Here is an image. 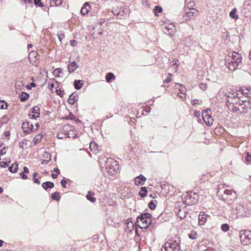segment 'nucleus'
<instances>
[{
	"label": "nucleus",
	"instance_id": "61",
	"mask_svg": "<svg viewBox=\"0 0 251 251\" xmlns=\"http://www.w3.org/2000/svg\"><path fill=\"white\" fill-rule=\"evenodd\" d=\"M87 195H89L90 196H93L94 195V192L92 191H89Z\"/></svg>",
	"mask_w": 251,
	"mask_h": 251
},
{
	"label": "nucleus",
	"instance_id": "44",
	"mask_svg": "<svg viewBox=\"0 0 251 251\" xmlns=\"http://www.w3.org/2000/svg\"><path fill=\"white\" fill-rule=\"evenodd\" d=\"M246 157L245 158V159L246 161L250 162H251V154H250V153L248 152H246Z\"/></svg>",
	"mask_w": 251,
	"mask_h": 251
},
{
	"label": "nucleus",
	"instance_id": "2",
	"mask_svg": "<svg viewBox=\"0 0 251 251\" xmlns=\"http://www.w3.org/2000/svg\"><path fill=\"white\" fill-rule=\"evenodd\" d=\"M181 239L178 235L170 239L163 247V251H179L180 250Z\"/></svg>",
	"mask_w": 251,
	"mask_h": 251
},
{
	"label": "nucleus",
	"instance_id": "8",
	"mask_svg": "<svg viewBox=\"0 0 251 251\" xmlns=\"http://www.w3.org/2000/svg\"><path fill=\"white\" fill-rule=\"evenodd\" d=\"M175 30V26L173 24H164L163 27V32L167 35H172Z\"/></svg>",
	"mask_w": 251,
	"mask_h": 251
},
{
	"label": "nucleus",
	"instance_id": "34",
	"mask_svg": "<svg viewBox=\"0 0 251 251\" xmlns=\"http://www.w3.org/2000/svg\"><path fill=\"white\" fill-rule=\"evenodd\" d=\"M59 195H60L59 192H56L52 194L51 198L52 199H53L54 200L58 201L60 199Z\"/></svg>",
	"mask_w": 251,
	"mask_h": 251
},
{
	"label": "nucleus",
	"instance_id": "10",
	"mask_svg": "<svg viewBox=\"0 0 251 251\" xmlns=\"http://www.w3.org/2000/svg\"><path fill=\"white\" fill-rule=\"evenodd\" d=\"M40 108L38 106H35L30 110V113H29V116L30 118L36 119L40 116Z\"/></svg>",
	"mask_w": 251,
	"mask_h": 251
},
{
	"label": "nucleus",
	"instance_id": "56",
	"mask_svg": "<svg viewBox=\"0 0 251 251\" xmlns=\"http://www.w3.org/2000/svg\"><path fill=\"white\" fill-rule=\"evenodd\" d=\"M25 173L28 174L29 173V170L26 167H24V171Z\"/></svg>",
	"mask_w": 251,
	"mask_h": 251
},
{
	"label": "nucleus",
	"instance_id": "18",
	"mask_svg": "<svg viewBox=\"0 0 251 251\" xmlns=\"http://www.w3.org/2000/svg\"><path fill=\"white\" fill-rule=\"evenodd\" d=\"M82 85H83L82 79H78V80L75 79V81L74 82V86L76 89H77V90L80 89L82 87Z\"/></svg>",
	"mask_w": 251,
	"mask_h": 251
},
{
	"label": "nucleus",
	"instance_id": "27",
	"mask_svg": "<svg viewBox=\"0 0 251 251\" xmlns=\"http://www.w3.org/2000/svg\"><path fill=\"white\" fill-rule=\"evenodd\" d=\"M32 57H34L36 60H37L39 58V56L36 51H32L29 54V59H31Z\"/></svg>",
	"mask_w": 251,
	"mask_h": 251
},
{
	"label": "nucleus",
	"instance_id": "41",
	"mask_svg": "<svg viewBox=\"0 0 251 251\" xmlns=\"http://www.w3.org/2000/svg\"><path fill=\"white\" fill-rule=\"evenodd\" d=\"M105 78H115V75L112 73L107 74Z\"/></svg>",
	"mask_w": 251,
	"mask_h": 251
},
{
	"label": "nucleus",
	"instance_id": "46",
	"mask_svg": "<svg viewBox=\"0 0 251 251\" xmlns=\"http://www.w3.org/2000/svg\"><path fill=\"white\" fill-rule=\"evenodd\" d=\"M200 88L202 90H205L207 88V85L205 83H201L200 84Z\"/></svg>",
	"mask_w": 251,
	"mask_h": 251
},
{
	"label": "nucleus",
	"instance_id": "55",
	"mask_svg": "<svg viewBox=\"0 0 251 251\" xmlns=\"http://www.w3.org/2000/svg\"><path fill=\"white\" fill-rule=\"evenodd\" d=\"M33 181L34 183H35L37 184H39L40 183V182L39 181L38 178H33Z\"/></svg>",
	"mask_w": 251,
	"mask_h": 251
},
{
	"label": "nucleus",
	"instance_id": "12",
	"mask_svg": "<svg viewBox=\"0 0 251 251\" xmlns=\"http://www.w3.org/2000/svg\"><path fill=\"white\" fill-rule=\"evenodd\" d=\"M146 178L142 175L136 177L134 179V183L137 185H143L145 184Z\"/></svg>",
	"mask_w": 251,
	"mask_h": 251
},
{
	"label": "nucleus",
	"instance_id": "3",
	"mask_svg": "<svg viewBox=\"0 0 251 251\" xmlns=\"http://www.w3.org/2000/svg\"><path fill=\"white\" fill-rule=\"evenodd\" d=\"M250 214L249 209L245 206L244 204H237L232 208V218H238L247 217Z\"/></svg>",
	"mask_w": 251,
	"mask_h": 251
},
{
	"label": "nucleus",
	"instance_id": "32",
	"mask_svg": "<svg viewBox=\"0 0 251 251\" xmlns=\"http://www.w3.org/2000/svg\"><path fill=\"white\" fill-rule=\"evenodd\" d=\"M8 104L4 100L0 101V109H7Z\"/></svg>",
	"mask_w": 251,
	"mask_h": 251
},
{
	"label": "nucleus",
	"instance_id": "19",
	"mask_svg": "<svg viewBox=\"0 0 251 251\" xmlns=\"http://www.w3.org/2000/svg\"><path fill=\"white\" fill-rule=\"evenodd\" d=\"M42 187L43 188L47 190L49 188H52L54 187V184L53 182H50V181H47L45 182H44L42 184Z\"/></svg>",
	"mask_w": 251,
	"mask_h": 251
},
{
	"label": "nucleus",
	"instance_id": "29",
	"mask_svg": "<svg viewBox=\"0 0 251 251\" xmlns=\"http://www.w3.org/2000/svg\"><path fill=\"white\" fill-rule=\"evenodd\" d=\"M194 5V1L193 0H190L187 3V6L186 8L184 7V9H188V10H192V9H195L194 8H193Z\"/></svg>",
	"mask_w": 251,
	"mask_h": 251
},
{
	"label": "nucleus",
	"instance_id": "64",
	"mask_svg": "<svg viewBox=\"0 0 251 251\" xmlns=\"http://www.w3.org/2000/svg\"><path fill=\"white\" fill-rule=\"evenodd\" d=\"M171 80L172 79H165L164 82L169 83V82H170L171 81Z\"/></svg>",
	"mask_w": 251,
	"mask_h": 251
},
{
	"label": "nucleus",
	"instance_id": "62",
	"mask_svg": "<svg viewBox=\"0 0 251 251\" xmlns=\"http://www.w3.org/2000/svg\"><path fill=\"white\" fill-rule=\"evenodd\" d=\"M49 162V160H44L42 161V164H47Z\"/></svg>",
	"mask_w": 251,
	"mask_h": 251
},
{
	"label": "nucleus",
	"instance_id": "40",
	"mask_svg": "<svg viewBox=\"0 0 251 251\" xmlns=\"http://www.w3.org/2000/svg\"><path fill=\"white\" fill-rule=\"evenodd\" d=\"M41 0H34V3L36 5H38L40 7H43V4L41 2Z\"/></svg>",
	"mask_w": 251,
	"mask_h": 251
},
{
	"label": "nucleus",
	"instance_id": "35",
	"mask_svg": "<svg viewBox=\"0 0 251 251\" xmlns=\"http://www.w3.org/2000/svg\"><path fill=\"white\" fill-rule=\"evenodd\" d=\"M198 234L196 231H192L189 234V237L191 239H195L197 238Z\"/></svg>",
	"mask_w": 251,
	"mask_h": 251
},
{
	"label": "nucleus",
	"instance_id": "59",
	"mask_svg": "<svg viewBox=\"0 0 251 251\" xmlns=\"http://www.w3.org/2000/svg\"><path fill=\"white\" fill-rule=\"evenodd\" d=\"M4 135L5 137H8L10 135L9 131L5 132Z\"/></svg>",
	"mask_w": 251,
	"mask_h": 251
},
{
	"label": "nucleus",
	"instance_id": "28",
	"mask_svg": "<svg viewBox=\"0 0 251 251\" xmlns=\"http://www.w3.org/2000/svg\"><path fill=\"white\" fill-rule=\"evenodd\" d=\"M162 11H163V9L161 7H160L159 6H155L154 9V15L156 16H159L158 13V12L161 13Z\"/></svg>",
	"mask_w": 251,
	"mask_h": 251
},
{
	"label": "nucleus",
	"instance_id": "30",
	"mask_svg": "<svg viewBox=\"0 0 251 251\" xmlns=\"http://www.w3.org/2000/svg\"><path fill=\"white\" fill-rule=\"evenodd\" d=\"M157 203L156 201L155 200H152L149 203V208L151 209H154L156 207V203Z\"/></svg>",
	"mask_w": 251,
	"mask_h": 251
},
{
	"label": "nucleus",
	"instance_id": "31",
	"mask_svg": "<svg viewBox=\"0 0 251 251\" xmlns=\"http://www.w3.org/2000/svg\"><path fill=\"white\" fill-rule=\"evenodd\" d=\"M121 11L118 10V9H116L115 10H113L112 13L114 15H116L118 18L122 19L123 17V14H121Z\"/></svg>",
	"mask_w": 251,
	"mask_h": 251
},
{
	"label": "nucleus",
	"instance_id": "7",
	"mask_svg": "<svg viewBox=\"0 0 251 251\" xmlns=\"http://www.w3.org/2000/svg\"><path fill=\"white\" fill-rule=\"evenodd\" d=\"M210 113H211V109L207 108L202 113V119L207 126H210L213 124V119L211 116Z\"/></svg>",
	"mask_w": 251,
	"mask_h": 251
},
{
	"label": "nucleus",
	"instance_id": "57",
	"mask_svg": "<svg viewBox=\"0 0 251 251\" xmlns=\"http://www.w3.org/2000/svg\"><path fill=\"white\" fill-rule=\"evenodd\" d=\"M53 171L57 174H59L60 173V171L57 168H54Z\"/></svg>",
	"mask_w": 251,
	"mask_h": 251
},
{
	"label": "nucleus",
	"instance_id": "14",
	"mask_svg": "<svg viewBox=\"0 0 251 251\" xmlns=\"http://www.w3.org/2000/svg\"><path fill=\"white\" fill-rule=\"evenodd\" d=\"M90 6L88 2H86L84 3L83 6L82 7L81 9V13L85 15L88 14V12L90 11Z\"/></svg>",
	"mask_w": 251,
	"mask_h": 251
},
{
	"label": "nucleus",
	"instance_id": "52",
	"mask_svg": "<svg viewBox=\"0 0 251 251\" xmlns=\"http://www.w3.org/2000/svg\"><path fill=\"white\" fill-rule=\"evenodd\" d=\"M5 147H4L2 149L0 150V156H2L6 153V151H4Z\"/></svg>",
	"mask_w": 251,
	"mask_h": 251
},
{
	"label": "nucleus",
	"instance_id": "16",
	"mask_svg": "<svg viewBox=\"0 0 251 251\" xmlns=\"http://www.w3.org/2000/svg\"><path fill=\"white\" fill-rule=\"evenodd\" d=\"M78 100V97L76 94L75 95V93L72 94L69 99H68V102L70 104H75V102L77 101Z\"/></svg>",
	"mask_w": 251,
	"mask_h": 251
},
{
	"label": "nucleus",
	"instance_id": "50",
	"mask_svg": "<svg viewBox=\"0 0 251 251\" xmlns=\"http://www.w3.org/2000/svg\"><path fill=\"white\" fill-rule=\"evenodd\" d=\"M233 111L234 112H237L238 111H240V109H239V105L238 104L237 106H234L233 108Z\"/></svg>",
	"mask_w": 251,
	"mask_h": 251
},
{
	"label": "nucleus",
	"instance_id": "13",
	"mask_svg": "<svg viewBox=\"0 0 251 251\" xmlns=\"http://www.w3.org/2000/svg\"><path fill=\"white\" fill-rule=\"evenodd\" d=\"M22 128L24 130L25 132L29 133L32 130L33 126L29 122H25L23 124Z\"/></svg>",
	"mask_w": 251,
	"mask_h": 251
},
{
	"label": "nucleus",
	"instance_id": "4",
	"mask_svg": "<svg viewBox=\"0 0 251 251\" xmlns=\"http://www.w3.org/2000/svg\"><path fill=\"white\" fill-rule=\"evenodd\" d=\"M242 57L240 54L233 52L232 53L231 58L228 62V69L231 71H234L237 68L239 64L241 63Z\"/></svg>",
	"mask_w": 251,
	"mask_h": 251
},
{
	"label": "nucleus",
	"instance_id": "63",
	"mask_svg": "<svg viewBox=\"0 0 251 251\" xmlns=\"http://www.w3.org/2000/svg\"><path fill=\"white\" fill-rule=\"evenodd\" d=\"M25 3H29L32 2V0H24Z\"/></svg>",
	"mask_w": 251,
	"mask_h": 251
},
{
	"label": "nucleus",
	"instance_id": "9",
	"mask_svg": "<svg viewBox=\"0 0 251 251\" xmlns=\"http://www.w3.org/2000/svg\"><path fill=\"white\" fill-rule=\"evenodd\" d=\"M107 172L111 175H114L117 173V171L119 169V165L115 161H113V164L109 166L108 168Z\"/></svg>",
	"mask_w": 251,
	"mask_h": 251
},
{
	"label": "nucleus",
	"instance_id": "51",
	"mask_svg": "<svg viewBox=\"0 0 251 251\" xmlns=\"http://www.w3.org/2000/svg\"><path fill=\"white\" fill-rule=\"evenodd\" d=\"M70 44L72 46H75L77 44V42L76 40H71L70 41Z\"/></svg>",
	"mask_w": 251,
	"mask_h": 251
},
{
	"label": "nucleus",
	"instance_id": "1",
	"mask_svg": "<svg viewBox=\"0 0 251 251\" xmlns=\"http://www.w3.org/2000/svg\"><path fill=\"white\" fill-rule=\"evenodd\" d=\"M151 218L152 216L150 213L141 214L136 219L137 226L141 229H147L150 226H154L155 224Z\"/></svg>",
	"mask_w": 251,
	"mask_h": 251
},
{
	"label": "nucleus",
	"instance_id": "5",
	"mask_svg": "<svg viewBox=\"0 0 251 251\" xmlns=\"http://www.w3.org/2000/svg\"><path fill=\"white\" fill-rule=\"evenodd\" d=\"M240 240L244 245L251 244V231L243 230L240 232Z\"/></svg>",
	"mask_w": 251,
	"mask_h": 251
},
{
	"label": "nucleus",
	"instance_id": "25",
	"mask_svg": "<svg viewBox=\"0 0 251 251\" xmlns=\"http://www.w3.org/2000/svg\"><path fill=\"white\" fill-rule=\"evenodd\" d=\"M126 226L128 231L129 232H131L133 230L134 225L132 222L131 221H129V219L127 220Z\"/></svg>",
	"mask_w": 251,
	"mask_h": 251
},
{
	"label": "nucleus",
	"instance_id": "58",
	"mask_svg": "<svg viewBox=\"0 0 251 251\" xmlns=\"http://www.w3.org/2000/svg\"><path fill=\"white\" fill-rule=\"evenodd\" d=\"M237 94H236L235 95V94H233H233H231V96H228V98H235L237 96Z\"/></svg>",
	"mask_w": 251,
	"mask_h": 251
},
{
	"label": "nucleus",
	"instance_id": "53",
	"mask_svg": "<svg viewBox=\"0 0 251 251\" xmlns=\"http://www.w3.org/2000/svg\"><path fill=\"white\" fill-rule=\"evenodd\" d=\"M25 142H26V140H24L22 141V142H20L19 143L20 147L22 149H24V147L23 144H25Z\"/></svg>",
	"mask_w": 251,
	"mask_h": 251
},
{
	"label": "nucleus",
	"instance_id": "24",
	"mask_svg": "<svg viewBox=\"0 0 251 251\" xmlns=\"http://www.w3.org/2000/svg\"><path fill=\"white\" fill-rule=\"evenodd\" d=\"M148 192L147 189L145 187H142L141 188L140 191L139 192V195L142 197L144 198L146 196V194Z\"/></svg>",
	"mask_w": 251,
	"mask_h": 251
},
{
	"label": "nucleus",
	"instance_id": "60",
	"mask_svg": "<svg viewBox=\"0 0 251 251\" xmlns=\"http://www.w3.org/2000/svg\"><path fill=\"white\" fill-rule=\"evenodd\" d=\"M51 176L53 178H56L57 177V175L55 174H52Z\"/></svg>",
	"mask_w": 251,
	"mask_h": 251
},
{
	"label": "nucleus",
	"instance_id": "22",
	"mask_svg": "<svg viewBox=\"0 0 251 251\" xmlns=\"http://www.w3.org/2000/svg\"><path fill=\"white\" fill-rule=\"evenodd\" d=\"M29 97V94L27 93L23 92L20 96V100L21 101H25Z\"/></svg>",
	"mask_w": 251,
	"mask_h": 251
},
{
	"label": "nucleus",
	"instance_id": "49",
	"mask_svg": "<svg viewBox=\"0 0 251 251\" xmlns=\"http://www.w3.org/2000/svg\"><path fill=\"white\" fill-rule=\"evenodd\" d=\"M66 183H67L66 180H65L63 179L61 181V184L63 188H66Z\"/></svg>",
	"mask_w": 251,
	"mask_h": 251
},
{
	"label": "nucleus",
	"instance_id": "37",
	"mask_svg": "<svg viewBox=\"0 0 251 251\" xmlns=\"http://www.w3.org/2000/svg\"><path fill=\"white\" fill-rule=\"evenodd\" d=\"M57 36L59 41L61 42L63 39L65 38V35L62 31H60L57 33Z\"/></svg>",
	"mask_w": 251,
	"mask_h": 251
},
{
	"label": "nucleus",
	"instance_id": "23",
	"mask_svg": "<svg viewBox=\"0 0 251 251\" xmlns=\"http://www.w3.org/2000/svg\"><path fill=\"white\" fill-rule=\"evenodd\" d=\"M50 5L51 6H59L62 4L63 0H50Z\"/></svg>",
	"mask_w": 251,
	"mask_h": 251
},
{
	"label": "nucleus",
	"instance_id": "15",
	"mask_svg": "<svg viewBox=\"0 0 251 251\" xmlns=\"http://www.w3.org/2000/svg\"><path fill=\"white\" fill-rule=\"evenodd\" d=\"M238 105L240 113L243 114L247 113L249 110V107L247 106L244 102L242 101V103L238 104Z\"/></svg>",
	"mask_w": 251,
	"mask_h": 251
},
{
	"label": "nucleus",
	"instance_id": "33",
	"mask_svg": "<svg viewBox=\"0 0 251 251\" xmlns=\"http://www.w3.org/2000/svg\"><path fill=\"white\" fill-rule=\"evenodd\" d=\"M229 226L227 224H223L221 226V229L224 232H226L229 230Z\"/></svg>",
	"mask_w": 251,
	"mask_h": 251
},
{
	"label": "nucleus",
	"instance_id": "6",
	"mask_svg": "<svg viewBox=\"0 0 251 251\" xmlns=\"http://www.w3.org/2000/svg\"><path fill=\"white\" fill-rule=\"evenodd\" d=\"M185 14L183 16V18L185 21L193 20L199 14V11L196 9H192V10H188V11L185 9Z\"/></svg>",
	"mask_w": 251,
	"mask_h": 251
},
{
	"label": "nucleus",
	"instance_id": "42",
	"mask_svg": "<svg viewBox=\"0 0 251 251\" xmlns=\"http://www.w3.org/2000/svg\"><path fill=\"white\" fill-rule=\"evenodd\" d=\"M202 100H201L195 99L193 100V105L201 104L202 103Z\"/></svg>",
	"mask_w": 251,
	"mask_h": 251
},
{
	"label": "nucleus",
	"instance_id": "36",
	"mask_svg": "<svg viewBox=\"0 0 251 251\" xmlns=\"http://www.w3.org/2000/svg\"><path fill=\"white\" fill-rule=\"evenodd\" d=\"M236 12V9L234 8V9H232V10L229 13L230 17L233 19H234V18L237 19L238 16L237 17L235 16Z\"/></svg>",
	"mask_w": 251,
	"mask_h": 251
},
{
	"label": "nucleus",
	"instance_id": "48",
	"mask_svg": "<svg viewBox=\"0 0 251 251\" xmlns=\"http://www.w3.org/2000/svg\"><path fill=\"white\" fill-rule=\"evenodd\" d=\"M20 175L23 179H26L27 178V176L25 175V173L23 172H21Z\"/></svg>",
	"mask_w": 251,
	"mask_h": 251
},
{
	"label": "nucleus",
	"instance_id": "26",
	"mask_svg": "<svg viewBox=\"0 0 251 251\" xmlns=\"http://www.w3.org/2000/svg\"><path fill=\"white\" fill-rule=\"evenodd\" d=\"M62 74V72L60 68L56 69L53 72V75L56 77H62L61 75Z\"/></svg>",
	"mask_w": 251,
	"mask_h": 251
},
{
	"label": "nucleus",
	"instance_id": "20",
	"mask_svg": "<svg viewBox=\"0 0 251 251\" xmlns=\"http://www.w3.org/2000/svg\"><path fill=\"white\" fill-rule=\"evenodd\" d=\"M224 195H226L227 196L231 195V198H230L231 199L232 198H235L236 196V194L235 191H232V190H229V189H226V190H224Z\"/></svg>",
	"mask_w": 251,
	"mask_h": 251
},
{
	"label": "nucleus",
	"instance_id": "47",
	"mask_svg": "<svg viewBox=\"0 0 251 251\" xmlns=\"http://www.w3.org/2000/svg\"><path fill=\"white\" fill-rule=\"evenodd\" d=\"M163 213H161L160 214V215L157 217V220L159 221V222H163L162 221V220H163Z\"/></svg>",
	"mask_w": 251,
	"mask_h": 251
},
{
	"label": "nucleus",
	"instance_id": "17",
	"mask_svg": "<svg viewBox=\"0 0 251 251\" xmlns=\"http://www.w3.org/2000/svg\"><path fill=\"white\" fill-rule=\"evenodd\" d=\"M77 68H78V66H77L76 63L75 62V61H73V62H71L68 65V71L70 73L73 72Z\"/></svg>",
	"mask_w": 251,
	"mask_h": 251
},
{
	"label": "nucleus",
	"instance_id": "11",
	"mask_svg": "<svg viewBox=\"0 0 251 251\" xmlns=\"http://www.w3.org/2000/svg\"><path fill=\"white\" fill-rule=\"evenodd\" d=\"M208 216L203 212H201L199 215V224L200 226L204 225L207 220Z\"/></svg>",
	"mask_w": 251,
	"mask_h": 251
},
{
	"label": "nucleus",
	"instance_id": "45",
	"mask_svg": "<svg viewBox=\"0 0 251 251\" xmlns=\"http://www.w3.org/2000/svg\"><path fill=\"white\" fill-rule=\"evenodd\" d=\"M41 138L40 137L39 135H36L34 138V142L35 144H36L39 141V140Z\"/></svg>",
	"mask_w": 251,
	"mask_h": 251
},
{
	"label": "nucleus",
	"instance_id": "38",
	"mask_svg": "<svg viewBox=\"0 0 251 251\" xmlns=\"http://www.w3.org/2000/svg\"><path fill=\"white\" fill-rule=\"evenodd\" d=\"M86 198L88 200L92 202H95L96 201V199L95 198L93 197L92 196H90L89 195H87Z\"/></svg>",
	"mask_w": 251,
	"mask_h": 251
},
{
	"label": "nucleus",
	"instance_id": "54",
	"mask_svg": "<svg viewBox=\"0 0 251 251\" xmlns=\"http://www.w3.org/2000/svg\"><path fill=\"white\" fill-rule=\"evenodd\" d=\"M54 84L53 83H50V84L49 85V89L51 90H52L53 88L54 87Z\"/></svg>",
	"mask_w": 251,
	"mask_h": 251
},
{
	"label": "nucleus",
	"instance_id": "43",
	"mask_svg": "<svg viewBox=\"0 0 251 251\" xmlns=\"http://www.w3.org/2000/svg\"><path fill=\"white\" fill-rule=\"evenodd\" d=\"M9 162L5 161H2L0 162V166L3 168H6L8 166Z\"/></svg>",
	"mask_w": 251,
	"mask_h": 251
},
{
	"label": "nucleus",
	"instance_id": "39",
	"mask_svg": "<svg viewBox=\"0 0 251 251\" xmlns=\"http://www.w3.org/2000/svg\"><path fill=\"white\" fill-rule=\"evenodd\" d=\"M55 91H56L57 94L59 95L61 97H63L64 93L63 91L61 90L60 88L58 89H56Z\"/></svg>",
	"mask_w": 251,
	"mask_h": 251
},
{
	"label": "nucleus",
	"instance_id": "21",
	"mask_svg": "<svg viewBox=\"0 0 251 251\" xmlns=\"http://www.w3.org/2000/svg\"><path fill=\"white\" fill-rule=\"evenodd\" d=\"M18 168V164L17 163L15 162L9 167V170L11 173H16L17 172Z\"/></svg>",
	"mask_w": 251,
	"mask_h": 251
}]
</instances>
